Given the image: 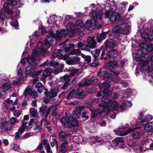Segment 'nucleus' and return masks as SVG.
Wrapping results in <instances>:
<instances>
[{
	"instance_id": "bb28decb",
	"label": "nucleus",
	"mask_w": 153,
	"mask_h": 153,
	"mask_svg": "<svg viewBox=\"0 0 153 153\" xmlns=\"http://www.w3.org/2000/svg\"><path fill=\"white\" fill-rule=\"evenodd\" d=\"M122 28L120 27H117L115 28H114L112 30L113 33H123L124 34L123 31H124V29L123 30H122Z\"/></svg>"
},
{
	"instance_id": "f3484780",
	"label": "nucleus",
	"mask_w": 153,
	"mask_h": 153,
	"mask_svg": "<svg viewBox=\"0 0 153 153\" xmlns=\"http://www.w3.org/2000/svg\"><path fill=\"white\" fill-rule=\"evenodd\" d=\"M68 147V143L66 141H64L60 145L59 151L60 153H65L67 151Z\"/></svg>"
},
{
	"instance_id": "e433bc0d",
	"label": "nucleus",
	"mask_w": 153,
	"mask_h": 153,
	"mask_svg": "<svg viewBox=\"0 0 153 153\" xmlns=\"http://www.w3.org/2000/svg\"><path fill=\"white\" fill-rule=\"evenodd\" d=\"M85 91L84 90H82L80 92H78L77 93H76L75 94L77 97H79V99H83L86 96V95L85 94L82 95L84 94Z\"/></svg>"
},
{
	"instance_id": "2f4dec72",
	"label": "nucleus",
	"mask_w": 153,
	"mask_h": 153,
	"mask_svg": "<svg viewBox=\"0 0 153 153\" xmlns=\"http://www.w3.org/2000/svg\"><path fill=\"white\" fill-rule=\"evenodd\" d=\"M144 131L146 132H151L152 133L153 132V128L152 125H146Z\"/></svg>"
},
{
	"instance_id": "13d9d810",
	"label": "nucleus",
	"mask_w": 153,
	"mask_h": 153,
	"mask_svg": "<svg viewBox=\"0 0 153 153\" xmlns=\"http://www.w3.org/2000/svg\"><path fill=\"white\" fill-rule=\"evenodd\" d=\"M87 112L86 111H84L82 114V118H85V120H87L89 118V116L87 115Z\"/></svg>"
},
{
	"instance_id": "a211bd4d",
	"label": "nucleus",
	"mask_w": 153,
	"mask_h": 153,
	"mask_svg": "<svg viewBox=\"0 0 153 153\" xmlns=\"http://www.w3.org/2000/svg\"><path fill=\"white\" fill-rule=\"evenodd\" d=\"M120 17V15L119 13H118L114 11L112 15H111L110 19L111 22H114L118 21Z\"/></svg>"
},
{
	"instance_id": "09e8293b",
	"label": "nucleus",
	"mask_w": 153,
	"mask_h": 153,
	"mask_svg": "<svg viewBox=\"0 0 153 153\" xmlns=\"http://www.w3.org/2000/svg\"><path fill=\"white\" fill-rule=\"evenodd\" d=\"M83 84L85 86L90 85L91 84V81L89 80V79L87 78L85 79L84 81L83 82Z\"/></svg>"
},
{
	"instance_id": "4468645a",
	"label": "nucleus",
	"mask_w": 153,
	"mask_h": 153,
	"mask_svg": "<svg viewBox=\"0 0 153 153\" xmlns=\"http://www.w3.org/2000/svg\"><path fill=\"white\" fill-rule=\"evenodd\" d=\"M107 55L111 59L116 58L118 56V52L115 49H111L107 53Z\"/></svg>"
},
{
	"instance_id": "b1692460",
	"label": "nucleus",
	"mask_w": 153,
	"mask_h": 153,
	"mask_svg": "<svg viewBox=\"0 0 153 153\" xmlns=\"http://www.w3.org/2000/svg\"><path fill=\"white\" fill-rule=\"evenodd\" d=\"M61 52V50L60 49H55L51 54V58L53 59L54 57L58 56Z\"/></svg>"
},
{
	"instance_id": "ea45409f",
	"label": "nucleus",
	"mask_w": 153,
	"mask_h": 153,
	"mask_svg": "<svg viewBox=\"0 0 153 153\" xmlns=\"http://www.w3.org/2000/svg\"><path fill=\"white\" fill-rule=\"evenodd\" d=\"M37 112L35 110V109L33 108H30V113L32 116L35 117L36 115Z\"/></svg>"
},
{
	"instance_id": "774afa93",
	"label": "nucleus",
	"mask_w": 153,
	"mask_h": 153,
	"mask_svg": "<svg viewBox=\"0 0 153 153\" xmlns=\"http://www.w3.org/2000/svg\"><path fill=\"white\" fill-rule=\"evenodd\" d=\"M45 148L47 153H52V151L51 150V148L50 145H48Z\"/></svg>"
},
{
	"instance_id": "052dcab7",
	"label": "nucleus",
	"mask_w": 153,
	"mask_h": 153,
	"mask_svg": "<svg viewBox=\"0 0 153 153\" xmlns=\"http://www.w3.org/2000/svg\"><path fill=\"white\" fill-rule=\"evenodd\" d=\"M106 53L105 52L102 50V52L101 55L100 59L101 60H102L103 59H104V61H105L108 59L107 58V57H104V56L105 55V54Z\"/></svg>"
},
{
	"instance_id": "0eeeda50",
	"label": "nucleus",
	"mask_w": 153,
	"mask_h": 153,
	"mask_svg": "<svg viewBox=\"0 0 153 153\" xmlns=\"http://www.w3.org/2000/svg\"><path fill=\"white\" fill-rule=\"evenodd\" d=\"M44 93L45 95L47 97L44 98V102L45 103L48 104L49 102L52 103L54 102L55 100L54 97L57 96V93L52 91L50 92H44Z\"/></svg>"
},
{
	"instance_id": "3c124183",
	"label": "nucleus",
	"mask_w": 153,
	"mask_h": 153,
	"mask_svg": "<svg viewBox=\"0 0 153 153\" xmlns=\"http://www.w3.org/2000/svg\"><path fill=\"white\" fill-rule=\"evenodd\" d=\"M54 38V34L53 31H51L49 33V34L47 36V38L48 39L51 38L53 39Z\"/></svg>"
},
{
	"instance_id": "4c0bfd02",
	"label": "nucleus",
	"mask_w": 153,
	"mask_h": 153,
	"mask_svg": "<svg viewBox=\"0 0 153 153\" xmlns=\"http://www.w3.org/2000/svg\"><path fill=\"white\" fill-rule=\"evenodd\" d=\"M92 24V22L91 20H88L86 21L85 25V28L88 29H89L91 27Z\"/></svg>"
},
{
	"instance_id": "5701e85b",
	"label": "nucleus",
	"mask_w": 153,
	"mask_h": 153,
	"mask_svg": "<svg viewBox=\"0 0 153 153\" xmlns=\"http://www.w3.org/2000/svg\"><path fill=\"white\" fill-rule=\"evenodd\" d=\"M59 63L58 62H56L54 60H52L47 64V66H48L53 67L54 68H57L59 66Z\"/></svg>"
},
{
	"instance_id": "f257e3e1",
	"label": "nucleus",
	"mask_w": 153,
	"mask_h": 153,
	"mask_svg": "<svg viewBox=\"0 0 153 153\" xmlns=\"http://www.w3.org/2000/svg\"><path fill=\"white\" fill-rule=\"evenodd\" d=\"M83 108L82 106H78L73 111L72 117H69L68 119L65 117H62L60 120V122L62 124H79L77 119L81 116V112Z\"/></svg>"
},
{
	"instance_id": "cd10ccee",
	"label": "nucleus",
	"mask_w": 153,
	"mask_h": 153,
	"mask_svg": "<svg viewBox=\"0 0 153 153\" xmlns=\"http://www.w3.org/2000/svg\"><path fill=\"white\" fill-rule=\"evenodd\" d=\"M114 75L113 74L109 73H105L103 75V77L105 79H110L111 80H113Z\"/></svg>"
},
{
	"instance_id": "c756f323",
	"label": "nucleus",
	"mask_w": 153,
	"mask_h": 153,
	"mask_svg": "<svg viewBox=\"0 0 153 153\" xmlns=\"http://www.w3.org/2000/svg\"><path fill=\"white\" fill-rule=\"evenodd\" d=\"M11 87V84L8 82H5L1 85L0 88L4 89L3 91H6L8 90Z\"/></svg>"
},
{
	"instance_id": "864d4df0",
	"label": "nucleus",
	"mask_w": 153,
	"mask_h": 153,
	"mask_svg": "<svg viewBox=\"0 0 153 153\" xmlns=\"http://www.w3.org/2000/svg\"><path fill=\"white\" fill-rule=\"evenodd\" d=\"M58 144L57 140L55 139H54L53 140V141L51 142V146L52 147H53L55 145H56V148H57V146H58Z\"/></svg>"
},
{
	"instance_id": "9b49d317",
	"label": "nucleus",
	"mask_w": 153,
	"mask_h": 153,
	"mask_svg": "<svg viewBox=\"0 0 153 153\" xmlns=\"http://www.w3.org/2000/svg\"><path fill=\"white\" fill-rule=\"evenodd\" d=\"M123 142L124 138L121 137H117L113 140V143L115 145L121 148H124Z\"/></svg>"
},
{
	"instance_id": "603ef678",
	"label": "nucleus",
	"mask_w": 153,
	"mask_h": 153,
	"mask_svg": "<svg viewBox=\"0 0 153 153\" xmlns=\"http://www.w3.org/2000/svg\"><path fill=\"white\" fill-rule=\"evenodd\" d=\"M29 91H30L31 92V89H29L28 88H26L24 91L23 95L25 97H27L28 94V92Z\"/></svg>"
},
{
	"instance_id": "49530a36",
	"label": "nucleus",
	"mask_w": 153,
	"mask_h": 153,
	"mask_svg": "<svg viewBox=\"0 0 153 153\" xmlns=\"http://www.w3.org/2000/svg\"><path fill=\"white\" fill-rule=\"evenodd\" d=\"M18 122V120L15 117H12L10 120V124H14L15 123Z\"/></svg>"
},
{
	"instance_id": "a19ab883",
	"label": "nucleus",
	"mask_w": 153,
	"mask_h": 153,
	"mask_svg": "<svg viewBox=\"0 0 153 153\" xmlns=\"http://www.w3.org/2000/svg\"><path fill=\"white\" fill-rule=\"evenodd\" d=\"M69 76L67 75H65L63 76V78L61 77L60 78V80L62 81L63 80V82H69Z\"/></svg>"
},
{
	"instance_id": "79ce46f5",
	"label": "nucleus",
	"mask_w": 153,
	"mask_h": 153,
	"mask_svg": "<svg viewBox=\"0 0 153 153\" xmlns=\"http://www.w3.org/2000/svg\"><path fill=\"white\" fill-rule=\"evenodd\" d=\"M25 58L27 60L28 62H31V61H35L36 58L33 55H31L30 57H27Z\"/></svg>"
},
{
	"instance_id": "338daca9",
	"label": "nucleus",
	"mask_w": 153,
	"mask_h": 153,
	"mask_svg": "<svg viewBox=\"0 0 153 153\" xmlns=\"http://www.w3.org/2000/svg\"><path fill=\"white\" fill-rule=\"evenodd\" d=\"M30 76H32L33 77L37 76L38 74H37V71H33Z\"/></svg>"
},
{
	"instance_id": "4d7b16f0",
	"label": "nucleus",
	"mask_w": 153,
	"mask_h": 153,
	"mask_svg": "<svg viewBox=\"0 0 153 153\" xmlns=\"http://www.w3.org/2000/svg\"><path fill=\"white\" fill-rule=\"evenodd\" d=\"M108 32H103L102 33H101L100 34L99 36L100 38L102 39H103V40L105 39L106 37V34H107L108 33Z\"/></svg>"
},
{
	"instance_id": "37998d69",
	"label": "nucleus",
	"mask_w": 153,
	"mask_h": 153,
	"mask_svg": "<svg viewBox=\"0 0 153 153\" xmlns=\"http://www.w3.org/2000/svg\"><path fill=\"white\" fill-rule=\"evenodd\" d=\"M132 105L131 100H125V110L126 108L130 107Z\"/></svg>"
},
{
	"instance_id": "1a4fd4ad",
	"label": "nucleus",
	"mask_w": 153,
	"mask_h": 153,
	"mask_svg": "<svg viewBox=\"0 0 153 153\" xmlns=\"http://www.w3.org/2000/svg\"><path fill=\"white\" fill-rule=\"evenodd\" d=\"M118 66L117 62L115 61H110L106 64V68L107 69L109 70L111 72L114 73L116 75H118L119 73L114 70L115 67Z\"/></svg>"
},
{
	"instance_id": "393cba45",
	"label": "nucleus",
	"mask_w": 153,
	"mask_h": 153,
	"mask_svg": "<svg viewBox=\"0 0 153 153\" xmlns=\"http://www.w3.org/2000/svg\"><path fill=\"white\" fill-rule=\"evenodd\" d=\"M91 54L93 55L94 57L93 61H96L97 60V58L100 55V50L98 49H96L95 51H91Z\"/></svg>"
},
{
	"instance_id": "58836bf2",
	"label": "nucleus",
	"mask_w": 153,
	"mask_h": 153,
	"mask_svg": "<svg viewBox=\"0 0 153 153\" xmlns=\"http://www.w3.org/2000/svg\"><path fill=\"white\" fill-rule=\"evenodd\" d=\"M9 122L10 119L9 118L4 117L1 119V124H9Z\"/></svg>"
},
{
	"instance_id": "39448f33",
	"label": "nucleus",
	"mask_w": 153,
	"mask_h": 153,
	"mask_svg": "<svg viewBox=\"0 0 153 153\" xmlns=\"http://www.w3.org/2000/svg\"><path fill=\"white\" fill-rule=\"evenodd\" d=\"M51 109V108L49 107L47 109V105H45L44 104H42L41 107L39 108V112L41 116H44L45 114L46 113L45 116L44 118L42 120V121H44L45 122L44 124H49L48 123L46 124V122H47L46 121V120H47L48 116L50 113Z\"/></svg>"
},
{
	"instance_id": "680f3d73",
	"label": "nucleus",
	"mask_w": 153,
	"mask_h": 153,
	"mask_svg": "<svg viewBox=\"0 0 153 153\" xmlns=\"http://www.w3.org/2000/svg\"><path fill=\"white\" fill-rule=\"evenodd\" d=\"M34 68H35L37 67V64L36 61H31V62H28Z\"/></svg>"
},
{
	"instance_id": "de8ad7c7",
	"label": "nucleus",
	"mask_w": 153,
	"mask_h": 153,
	"mask_svg": "<svg viewBox=\"0 0 153 153\" xmlns=\"http://www.w3.org/2000/svg\"><path fill=\"white\" fill-rule=\"evenodd\" d=\"M134 149L136 150V152L137 153H140L142 151V148L140 146H136Z\"/></svg>"
},
{
	"instance_id": "2eb2a0df",
	"label": "nucleus",
	"mask_w": 153,
	"mask_h": 153,
	"mask_svg": "<svg viewBox=\"0 0 153 153\" xmlns=\"http://www.w3.org/2000/svg\"><path fill=\"white\" fill-rule=\"evenodd\" d=\"M129 18H125V34H128L130 33L131 30V22H129Z\"/></svg>"
},
{
	"instance_id": "6ab92c4d",
	"label": "nucleus",
	"mask_w": 153,
	"mask_h": 153,
	"mask_svg": "<svg viewBox=\"0 0 153 153\" xmlns=\"http://www.w3.org/2000/svg\"><path fill=\"white\" fill-rule=\"evenodd\" d=\"M105 44L106 45L107 47H108L109 48H114L116 45L114 40L112 39L106 40L105 42Z\"/></svg>"
},
{
	"instance_id": "8fccbe9b",
	"label": "nucleus",
	"mask_w": 153,
	"mask_h": 153,
	"mask_svg": "<svg viewBox=\"0 0 153 153\" xmlns=\"http://www.w3.org/2000/svg\"><path fill=\"white\" fill-rule=\"evenodd\" d=\"M23 101L21 105L22 107L24 109L25 108L26 106L28 104L27 103L28 100L27 99H24L23 100Z\"/></svg>"
},
{
	"instance_id": "6e6552de",
	"label": "nucleus",
	"mask_w": 153,
	"mask_h": 153,
	"mask_svg": "<svg viewBox=\"0 0 153 153\" xmlns=\"http://www.w3.org/2000/svg\"><path fill=\"white\" fill-rule=\"evenodd\" d=\"M70 31V30L68 27L67 28L66 30L62 29L61 33L60 31L57 30L56 31V34H54V38L56 40H59L61 39L62 36L65 37L68 35H69L70 36L72 37L73 35H71V32Z\"/></svg>"
},
{
	"instance_id": "f03ea898",
	"label": "nucleus",
	"mask_w": 153,
	"mask_h": 153,
	"mask_svg": "<svg viewBox=\"0 0 153 153\" xmlns=\"http://www.w3.org/2000/svg\"><path fill=\"white\" fill-rule=\"evenodd\" d=\"M141 39L140 40L138 43L139 46L142 48L144 49L146 47V50L149 52H151L153 51V45L152 44L146 45L147 44L148 42L151 41V39L149 37L148 34L145 32L141 33Z\"/></svg>"
},
{
	"instance_id": "412c9836",
	"label": "nucleus",
	"mask_w": 153,
	"mask_h": 153,
	"mask_svg": "<svg viewBox=\"0 0 153 153\" xmlns=\"http://www.w3.org/2000/svg\"><path fill=\"white\" fill-rule=\"evenodd\" d=\"M143 65H146L147 67V71L151 73L153 71V65L149 62L147 61V62H143Z\"/></svg>"
},
{
	"instance_id": "c9c22d12",
	"label": "nucleus",
	"mask_w": 153,
	"mask_h": 153,
	"mask_svg": "<svg viewBox=\"0 0 153 153\" xmlns=\"http://www.w3.org/2000/svg\"><path fill=\"white\" fill-rule=\"evenodd\" d=\"M33 68L30 66H28L26 68V71L25 72V74L26 75H29V76L32 73Z\"/></svg>"
},
{
	"instance_id": "f8f14e48",
	"label": "nucleus",
	"mask_w": 153,
	"mask_h": 153,
	"mask_svg": "<svg viewBox=\"0 0 153 153\" xmlns=\"http://www.w3.org/2000/svg\"><path fill=\"white\" fill-rule=\"evenodd\" d=\"M86 43L89 45V48L94 49L96 47L97 42L95 40L94 36H89L86 40Z\"/></svg>"
},
{
	"instance_id": "dca6fc26",
	"label": "nucleus",
	"mask_w": 153,
	"mask_h": 153,
	"mask_svg": "<svg viewBox=\"0 0 153 153\" xmlns=\"http://www.w3.org/2000/svg\"><path fill=\"white\" fill-rule=\"evenodd\" d=\"M153 119V117L152 115L147 114L144 117L143 119L140 121V124H149V122Z\"/></svg>"
},
{
	"instance_id": "a878e982",
	"label": "nucleus",
	"mask_w": 153,
	"mask_h": 153,
	"mask_svg": "<svg viewBox=\"0 0 153 153\" xmlns=\"http://www.w3.org/2000/svg\"><path fill=\"white\" fill-rule=\"evenodd\" d=\"M59 65V69H57V68L55 69L53 71V73L54 74H57L62 71V70L64 66V64H60Z\"/></svg>"
},
{
	"instance_id": "5fc2aeb1",
	"label": "nucleus",
	"mask_w": 153,
	"mask_h": 153,
	"mask_svg": "<svg viewBox=\"0 0 153 153\" xmlns=\"http://www.w3.org/2000/svg\"><path fill=\"white\" fill-rule=\"evenodd\" d=\"M140 133L138 132H134L132 134L133 137L135 139L138 138L140 137Z\"/></svg>"
},
{
	"instance_id": "4be33fe9",
	"label": "nucleus",
	"mask_w": 153,
	"mask_h": 153,
	"mask_svg": "<svg viewBox=\"0 0 153 153\" xmlns=\"http://www.w3.org/2000/svg\"><path fill=\"white\" fill-rule=\"evenodd\" d=\"M25 127L24 126H22L21 128H19L18 130V132H16L15 133V138L17 139L20 138V136L21 135L22 133L24 131Z\"/></svg>"
},
{
	"instance_id": "ddd939ff",
	"label": "nucleus",
	"mask_w": 153,
	"mask_h": 153,
	"mask_svg": "<svg viewBox=\"0 0 153 153\" xmlns=\"http://www.w3.org/2000/svg\"><path fill=\"white\" fill-rule=\"evenodd\" d=\"M80 61V58L75 56L73 58L66 60V63L68 65H74L77 64Z\"/></svg>"
},
{
	"instance_id": "e2e57ef3",
	"label": "nucleus",
	"mask_w": 153,
	"mask_h": 153,
	"mask_svg": "<svg viewBox=\"0 0 153 153\" xmlns=\"http://www.w3.org/2000/svg\"><path fill=\"white\" fill-rule=\"evenodd\" d=\"M62 49L64 50L65 52H67L69 51L70 49L69 47H67L66 45H64L62 47Z\"/></svg>"
},
{
	"instance_id": "c03bdc74",
	"label": "nucleus",
	"mask_w": 153,
	"mask_h": 153,
	"mask_svg": "<svg viewBox=\"0 0 153 153\" xmlns=\"http://www.w3.org/2000/svg\"><path fill=\"white\" fill-rule=\"evenodd\" d=\"M78 125H64L65 128L73 129L74 130H75L76 128H78Z\"/></svg>"
},
{
	"instance_id": "6e6d98bb",
	"label": "nucleus",
	"mask_w": 153,
	"mask_h": 153,
	"mask_svg": "<svg viewBox=\"0 0 153 153\" xmlns=\"http://www.w3.org/2000/svg\"><path fill=\"white\" fill-rule=\"evenodd\" d=\"M6 94V91H3L0 92V97L1 98H5Z\"/></svg>"
},
{
	"instance_id": "bf43d9fd",
	"label": "nucleus",
	"mask_w": 153,
	"mask_h": 153,
	"mask_svg": "<svg viewBox=\"0 0 153 153\" xmlns=\"http://www.w3.org/2000/svg\"><path fill=\"white\" fill-rule=\"evenodd\" d=\"M98 114H101V113L100 112H98L97 111H94L92 112L91 114V118H94Z\"/></svg>"
},
{
	"instance_id": "aec40b11",
	"label": "nucleus",
	"mask_w": 153,
	"mask_h": 153,
	"mask_svg": "<svg viewBox=\"0 0 153 153\" xmlns=\"http://www.w3.org/2000/svg\"><path fill=\"white\" fill-rule=\"evenodd\" d=\"M58 136L59 138L61 140L63 141L69 137L70 135L65 132L61 131L59 132Z\"/></svg>"
},
{
	"instance_id": "c85d7f7f",
	"label": "nucleus",
	"mask_w": 153,
	"mask_h": 153,
	"mask_svg": "<svg viewBox=\"0 0 153 153\" xmlns=\"http://www.w3.org/2000/svg\"><path fill=\"white\" fill-rule=\"evenodd\" d=\"M114 131L116 134H118L120 136H123L124 135V128H119L117 129H115Z\"/></svg>"
},
{
	"instance_id": "473e14b6",
	"label": "nucleus",
	"mask_w": 153,
	"mask_h": 153,
	"mask_svg": "<svg viewBox=\"0 0 153 153\" xmlns=\"http://www.w3.org/2000/svg\"><path fill=\"white\" fill-rule=\"evenodd\" d=\"M103 12L102 11L100 10L97 11L95 13V16H93V17L96 18V19L100 20L101 19L102 16Z\"/></svg>"
},
{
	"instance_id": "9d476101",
	"label": "nucleus",
	"mask_w": 153,
	"mask_h": 153,
	"mask_svg": "<svg viewBox=\"0 0 153 153\" xmlns=\"http://www.w3.org/2000/svg\"><path fill=\"white\" fill-rule=\"evenodd\" d=\"M14 5L10 3L9 2H5L4 3L3 6L4 7V11L9 14H12L13 13V11L12 9Z\"/></svg>"
},
{
	"instance_id": "7c9ffc66",
	"label": "nucleus",
	"mask_w": 153,
	"mask_h": 153,
	"mask_svg": "<svg viewBox=\"0 0 153 153\" xmlns=\"http://www.w3.org/2000/svg\"><path fill=\"white\" fill-rule=\"evenodd\" d=\"M76 92L75 90H73L72 91L69 92L66 97V99L68 100H69L71 98L74 97H75Z\"/></svg>"
},
{
	"instance_id": "423d86ee",
	"label": "nucleus",
	"mask_w": 153,
	"mask_h": 153,
	"mask_svg": "<svg viewBox=\"0 0 153 153\" xmlns=\"http://www.w3.org/2000/svg\"><path fill=\"white\" fill-rule=\"evenodd\" d=\"M84 24L81 20L77 19L75 24L71 25L68 28L70 30V32H71V35L73 36L77 33L79 29L83 27Z\"/></svg>"
},
{
	"instance_id": "69168bd1",
	"label": "nucleus",
	"mask_w": 153,
	"mask_h": 153,
	"mask_svg": "<svg viewBox=\"0 0 153 153\" xmlns=\"http://www.w3.org/2000/svg\"><path fill=\"white\" fill-rule=\"evenodd\" d=\"M91 57L90 56H86V57L85 58V60L88 63H89L91 62Z\"/></svg>"
},
{
	"instance_id": "20e7f679",
	"label": "nucleus",
	"mask_w": 153,
	"mask_h": 153,
	"mask_svg": "<svg viewBox=\"0 0 153 153\" xmlns=\"http://www.w3.org/2000/svg\"><path fill=\"white\" fill-rule=\"evenodd\" d=\"M111 82L108 80H105L102 84L99 85L100 89L103 94L102 96H107L109 97L111 94L109 88L111 86Z\"/></svg>"
},
{
	"instance_id": "72a5a7b5",
	"label": "nucleus",
	"mask_w": 153,
	"mask_h": 153,
	"mask_svg": "<svg viewBox=\"0 0 153 153\" xmlns=\"http://www.w3.org/2000/svg\"><path fill=\"white\" fill-rule=\"evenodd\" d=\"M125 91V98L129 97L132 93V89L129 88L126 89Z\"/></svg>"
},
{
	"instance_id": "7ed1b4c3",
	"label": "nucleus",
	"mask_w": 153,
	"mask_h": 153,
	"mask_svg": "<svg viewBox=\"0 0 153 153\" xmlns=\"http://www.w3.org/2000/svg\"><path fill=\"white\" fill-rule=\"evenodd\" d=\"M107 96H102L100 105L104 109L109 110L110 107L114 108L118 105V103L115 101H111L107 98Z\"/></svg>"
},
{
	"instance_id": "f704fd0d",
	"label": "nucleus",
	"mask_w": 153,
	"mask_h": 153,
	"mask_svg": "<svg viewBox=\"0 0 153 153\" xmlns=\"http://www.w3.org/2000/svg\"><path fill=\"white\" fill-rule=\"evenodd\" d=\"M0 128H2L3 130L6 131L11 130L12 129L11 125H0Z\"/></svg>"
},
{
	"instance_id": "0e129e2a",
	"label": "nucleus",
	"mask_w": 153,
	"mask_h": 153,
	"mask_svg": "<svg viewBox=\"0 0 153 153\" xmlns=\"http://www.w3.org/2000/svg\"><path fill=\"white\" fill-rule=\"evenodd\" d=\"M100 63L98 62H94L90 64L89 66L91 67H97L99 65Z\"/></svg>"
},
{
	"instance_id": "a18cd8bd",
	"label": "nucleus",
	"mask_w": 153,
	"mask_h": 153,
	"mask_svg": "<svg viewBox=\"0 0 153 153\" xmlns=\"http://www.w3.org/2000/svg\"><path fill=\"white\" fill-rule=\"evenodd\" d=\"M114 11H111L108 10V11H106L105 13V16L107 18H109L111 17V15H112Z\"/></svg>"
}]
</instances>
